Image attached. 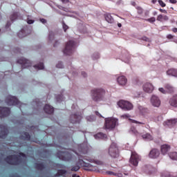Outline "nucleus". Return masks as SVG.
I'll use <instances>...</instances> for the list:
<instances>
[{
    "mask_svg": "<svg viewBox=\"0 0 177 177\" xmlns=\"http://www.w3.org/2000/svg\"><path fill=\"white\" fill-rule=\"evenodd\" d=\"M10 115V109L0 106V118H6Z\"/></svg>",
    "mask_w": 177,
    "mask_h": 177,
    "instance_id": "obj_12",
    "label": "nucleus"
},
{
    "mask_svg": "<svg viewBox=\"0 0 177 177\" xmlns=\"http://www.w3.org/2000/svg\"><path fill=\"white\" fill-rule=\"evenodd\" d=\"M146 21H149V23H154V21H156V17H151V18L146 19Z\"/></svg>",
    "mask_w": 177,
    "mask_h": 177,
    "instance_id": "obj_40",
    "label": "nucleus"
},
{
    "mask_svg": "<svg viewBox=\"0 0 177 177\" xmlns=\"http://www.w3.org/2000/svg\"><path fill=\"white\" fill-rule=\"evenodd\" d=\"M149 158H158L160 157V150L158 149H152L149 153Z\"/></svg>",
    "mask_w": 177,
    "mask_h": 177,
    "instance_id": "obj_15",
    "label": "nucleus"
},
{
    "mask_svg": "<svg viewBox=\"0 0 177 177\" xmlns=\"http://www.w3.org/2000/svg\"><path fill=\"white\" fill-rule=\"evenodd\" d=\"M177 123V118L167 120V121L163 122V125L165 127H168V128H172V127H175Z\"/></svg>",
    "mask_w": 177,
    "mask_h": 177,
    "instance_id": "obj_14",
    "label": "nucleus"
},
{
    "mask_svg": "<svg viewBox=\"0 0 177 177\" xmlns=\"http://www.w3.org/2000/svg\"><path fill=\"white\" fill-rule=\"evenodd\" d=\"M169 103L172 107H177V95H175L170 98Z\"/></svg>",
    "mask_w": 177,
    "mask_h": 177,
    "instance_id": "obj_23",
    "label": "nucleus"
},
{
    "mask_svg": "<svg viewBox=\"0 0 177 177\" xmlns=\"http://www.w3.org/2000/svg\"><path fill=\"white\" fill-rule=\"evenodd\" d=\"M20 139L23 140H30L31 139V136L28 132H24L22 136H20Z\"/></svg>",
    "mask_w": 177,
    "mask_h": 177,
    "instance_id": "obj_28",
    "label": "nucleus"
},
{
    "mask_svg": "<svg viewBox=\"0 0 177 177\" xmlns=\"http://www.w3.org/2000/svg\"><path fill=\"white\" fill-rule=\"evenodd\" d=\"M86 120H87V121H88L89 122H92L93 121L95 120V118H93V116H87V117H86Z\"/></svg>",
    "mask_w": 177,
    "mask_h": 177,
    "instance_id": "obj_43",
    "label": "nucleus"
},
{
    "mask_svg": "<svg viewBox=\"0 0 177 177\" xmlns=\"http://www.w3.org/2000/svg\"><path fill=\"white\" fill-rule=\"evenodd\" d=\"M27 32H28V28L25 26L18 32L19 38H24V37H27Z\"/></svg>",
    "mask_w": 177,
    "mask_h": 177,
    "instance_id": "obj_19",
    "label": "nucleus"
},
{
    "mask_svg": "<svg viewBox=\"0 0 177 177\" xmlns=\"http://www.w3.org/2000/svg\"><path fill=\"white\" fill-rule=\"evenodd\" d=\"M130 163L134 167H138V164H139V156L132 153L130 158Z\"/></svg>",
    "mask_w": 177,
    "mask_h": 177,
    "instance_id": "obj_17",
    "label": "nucleus"
},
{
    "mask_svg": "<svg viewBox=\"0 0 177 177\" xmlns=\"http://www.w3.org/2000/svg\"><path fill=\"white\" fill-rule=\"evenodd\" d=\"M10 19L11 21H15V20L17 19V12H14L12 15H11Z\"/></svg>",
    "mask_w": 177,
    "mask_h": 177,
    "instance_id": "obj_36",
    "label": "nucleus"
},
{
    "mask_svg": "<svg viewBox=\"0 0 177 177\" xmlns=\"http://www.w3.org/2000/svg\"><path fill=\"white\" fill-rule=\"evenodd\" d=\"M106 174L108 175H117V174H114V172L110 171H106Z\"/></svg>",
    "mask_w": 177,
    "mask_h": 177,
    "instance_id": "obj_53",
    "label": "nucleus"
},
{
    "mask_svg": "<svg viewBox=\"0 0 177 177\" xmlns=\"http://www.w3.org/2000/svg\"><path fill=\"white\" fill-rule=\"evenodd\" d=\"M35 168L37 169V171H44L45 165H44V163H35Z\"/></svg>",
    "mask_w": 177,
    "mask_h": 177,
    "instance_id": "obj_30",
    "label": "nucleus"
},
{
    "mask_svg": "<svg viewBox=\"0 0 177 177\" xmlns=\"http://www.w3.org/2000/svg\"><path fill=\"white\" fill-rule=\"evenodd\" d=\"M91 98L94 102H103L106 100V90L97 88L91 90Z\"/></svg>",
    "mask_w": 177,
    "mask_h": 177,
    "instance_id": "obj_3",
    "label": "nucleus"
},
{
    "mask_svg": "<svg viewBox=\"0 0 177 177\" xmlns=\"http://www.w3.org/2000/svg\"><path fill=\"white\" fill-rule=\"evenodd\" d=\"M136 9L137 10L138 15H139L140 16L142 15L145 12V10L143 9V8H142L140 6H136Z\"/></svg>",
    "mask_w": 177,
    "mask_h": 177,
    "instance_id": "obj_33",
    "label": "nucleus"
},
{
    "mask_svg": "<svg viewBox=\"0 0 177 177\" xmlns=\"http://www.w3.org/2000/svg\"><path fill=\"white\" fill-rule=\"evenodd\" d=\"M74 49H75V42L70 40L66 43L65 48L63 50V53L66 56H70L71 55H73Z\"/></svg>",
    "mask_w": 177,
    "mask_h": 177,
    "instance_id": "obj_4",
    "label": "nucleus"
},
{
    "mask_svg": "<svg viewBox=\"0 0 177 177\" xmlns=\"http://www.w3.org/2000/svg\"><path fill=\"white\" fill-rule=\"evenodd\" d=\"M165 89H166V92L168 93H172L174 92V86L169 84H165Z\"/></svg>",
    "mask_w": 177,
    "mask_h": 177,
    "instance_id": "obj_27",
    "label": "nucleus"
},
{
    "mask_svg": "<svg viewBox=\"0 0 177 177\" xmlns=\"http://www.w3.org/2000/svg\"><path fill=\"white\" fill-rule=\"evenodd\" d=\"M142 41H145L146 42H150V39H149L147 37H142Z\"/></svg>",
    "mask_w": 177,
    "mask_h": 177,
    "instance_id": "obj_47",
    "label": "nucleus"
},
{
    "mask_svg": "<svg viewBox=\"0 0 177 177\" xmlns=\"http://www.w3.org/2000/svg\"><path fill=\"white\" fill-rule=\"evenodd\" d=\"M131 122H133L134 124H140V125H145V122H141L133 120H131Z\"/></svg>",
    "mask_w": 177,
    "mask_h": 177,
    "instance_id": "obj_45",
    "label": "nucleus"
},
{
    "mask_svg": "<svg viewBox=\"0 0 177 177\" xmlns=\"http://www.w3.org/2000/svg\"><path fill=\"white\" fill-rule=\"evenodd\" d=\"M79 153H76L78 156L79 160L77 162V165L80 167H84L86 171H91L92 168V165L88 162H85L84 160L91 162V159L85 156V154H88L89 149L88 147L84 144H80L77 147Z\"/></svg>",
    "mask_w": 177,
    "mask_h": 177,
    "instance_id": "obj_1",
    "label": "nucleus"
},
{
    "mask_svg": "<svg viewBox=\"0 0 177 177\" xmlns=\"http://www.w3.org/2000/svg\"><path fill=\"white\" fill-rule=\"evenodd\" d=\"M95 164H97V165H102L103 162L100 160H95Z\"/></svg>",
    "mask_w": 177,
    "mask_h": 177,
    "instance_id": "obj_51",
    "label": "nucleus"
},
{
    "mask_svg": "<svg viewBox=\"0 0 177 177\" xmlns=\"http://www.w3.org/2000/svg\"><path fill=\"white\" fill-rule=\"evenodd\" d=\"M82 77H84V78L86 77V73H85V72H82Z\"/></svg>",
    "mask_w": 177,
    "mask_h": 177,
    "instance_id": "obj_61",
    "label": "nucleus"
},
{
    "mask_svg": "<svg viewBox=\"0 0 177 177\" xmlns=\"http://www.w3.org/2000/svg\"><path fill=\"white\" fill-rule=\"evenodd\" d=\"M167 38L168 39H172V38H174V36L172 35H168Z\"/></svg>",
    "mask_w": 177,
    "mask_h": 177,
    "instance_id": "obj_60",
    "label": "nucleus"
},
{
    "mask_svg": "<svg viewBox=\"0 0 177 177\" xmlns=\"http://www.w3.org/2000/svg\"><path fill=\"white\" fill-rule=\"evenodd\" d=\"M62 27L65 32L67 31V30H68V26H67L64 22L62 23Z\"/></svg>",
    "mask_w": 177,
    "mask_h": 177,
    "instance_id": "obj_42",
    "label": "nucleus"
},
{
    "mask_svg": "<svg viewBox=\"0 0 177 177\" xmlns=\"http://www.w3.org/2000/svg\"><path fill=\"white\" fill-rule=\"evenodd\" d=\"M169 157H170V158L171 160H174L176 161H177V152H171L169 153Z\"/></svg>",
    "mask_w": 177,
    "mask_h": 177,
    "instance_id": "obj_32",
    "label": "nucleus"
},
{
    "mask_svg": "<svg viewBox=\"0 0 177 177\" xmlns=\"http://www.w3.org/2000/svg\"><path fill=\"white\" fill-rule=\"evenodd\" d=\"M169 2H170V3H174V4L177 3L176 0H169Z\"/></svg>",
    "mask_w": 177,
    "mask_h": 177,
    "instance_id": "obj_59",
    "label": "nucleus"
},
{
    "mask_svg": "<svg viewBox=\"0 0 177 177\" xmlns=\"http://www.w3.org/2000/svg\"><path fill=\"white\" fill-rule=\"evenodd\" d=\"M59 168H66L64 165L59 164Z\"/></svg>",
    "mask_w": 177,
    "mask_h": 177,
    "instance_id": "obj_63",
    "label": "nucleus"
},
{
    "mask_svg": "<svg viewBox=\"0 0 177 177\" xmlns=\"http://www.w3.org/2000/svg\"><path fill=\"white\" fill-rule=\"evenodd\" d=\"M62 3H68L70 2V0H61Z\"/></svg>",
    "mask_w": 177,
    "mask_h": 177,
    "instance_id": "obj_58",
    "label": "nucleus"
},
{
    "mask_svg": "<svg viewBox=\"0 0 177 177\" xmlns=\"http://www.w3.org/2000/svg\"><path fill=\"white\" fill-rule=\"evenodd\" d=\"M156 20H157V21H160V22L168 21V20H169V17H168V16H167V15L160 14V15H158Z\"/></svg>",
    "mask_w": 177,
    "mask_h": 177,
    "instance_id": "obj_22",
    "label": "nucleus"
},
{
    "mask_svg": "<svg viewBox=\"0 0 177 177\" xmlns=\"http://www.w3.org/2000/svg\"><path fill=\"white\" fill-rule=\"evenodd\" d=\"M95 115L99 117L100 118H103V116H102V114H100V113H99V111H96L95 112Z\"/></svg>",
    "mask_w": 177,
    "mask_h": 177,
    "instance_id": "obj_48",
    "label": "nucleus"
},
{
    "mask_svg": "<svg viewBox=\"0 0 177 177\" xmlns=\"http://www.w3.org/2000/svg\"><path fill=\"white\" fill-rule=\"evenodd\" d=\"M132 131L135 133V135H136V136H140V133H139V132H138V131L136 130H132Z\"/></svg>",
    "mask_w": 177,
    "mask_h": 177,
    "instance_id": "obj_49",
    "label": "nucleus"
},
{
    "mask_svg": "<svg viewBox=\"0 0 177 177\" xmlns=\"http://www.w3.org/2000/svg\"><path fill=\"white\" fill-rule=\"evenodd\" d=\"M5 102L8 106H21V102L15 96L8 95Z\"/></svg>",
    "mask_w": 177,
    "mask_h": 177,
    "instance_id": "obj_7",
    "label": "nucleus"
},
{
    "mask_svg": "<svg viewBox=\"0 0 177 177\" xmlns=\"http://www.w3.org/2000/svg\"><path fill=\"white\" fill-rule=\"evenodd\" d=\"M167 75H171L172 77H176L177 78V69L170 68L167 71Z\"/></svg>",
    "mask_w": 177,
    "mask_h": 177,
    "instance_id": "obj_26",
    "label": "nucleus"
},
{
    "mask_svg": "<svg viewBox=\"0 0 177 177\" xmlns=\"http://www.w3.org/2000/svg\"><path fill=\"white\" fill-rule=\"evenodd\" d=\"M122 117L123 118H129V117H131V115H129V114H124Z\"/></svg>",
    "mask_w": 177,
    "mask_h": 177,
    "instance_id": "obj_52",
    "label": "nucleus"
},
{
    "mask_svg": "<svg viewBox=\"0 0 177 177\" xmlns=\"http://www.w3.org/2000/svg\"><path fill=\"white\" fill-rule=\"evenodd\" d=\"M105 20L107 23H110L111 24L114 23V18L111 17V14L106 13L104 15Z\"/></svg>",
    "mask_w": 177,
    "mask_h": 177,
    "instance_id": "obj_25",
    "label": "nucleus"
},
{
    "mask_svg": "<svg viewBox=\"0 0 177 177\" xmlns=\"http://www.w3.org/2000/svg\"><path fill=\"white\" fill-rule=\"evenodd\" d=\"M131 5H132V6H136V2H135V1H131Z\"/></svg>",
    "mask_w": 177,
    "mask_h": 177,
    "instance_id": "obj_62",
    "label": "nucleus"
},
{
    "mask_svg": "<svg viewBox=\"0 0 177 177\" xmlns=\"http://www.w3.org/2000/svg\"><path fill=\"white\" fill-rule=\"evenodd\" d=\"M36 70H44L45 68V66H44V63L40 62L39 64L34 66Z\"/></svg>",
    "mask_w": 177,
    "mask_h": 177,
    "instance_id": "obj_34",
    "label": "nucleus"
},
{
    "mask_svg": "<svg viewBox=\"0 0 177 177\" xmlns=\"http://www.w3.org/2000/svg\"><path fill=\"white\" fill-rule=\"evenodd\" d=\"M8 133V127L3 124L0 125V139H6Z\"/></svg>",
    "mask_w": 177,
    "mask_h": 177,
    "instance_id": "obj_13",
    "label": "nucleus"
},
{
    "mask_svg": "<svg viewBox=\"0 0 177 177\" xmlns=\"http://www.w3.org/2000/svg\"><path fill=\"white\" fill-rule=\"evenodd\" d=\"M149 15H150V12H149V10H146V11L145 12V16L146 17H147V16H149Z\"/></svg>",
    "mask_w": 177,
    "mask_h": 177,
    "instance_id": "obj_54",
    "label": "nucleus"
},
{
    "mask_svg": "<svg viewBox=\"0 0 177 177\" xmlns=\"http://www.w3.org/2000/svg\"><path fill=\"white\" fill-rule=\"evenodd\" d=\"M17 63L19 64H21L22 68H27L28 67H31V62L24 57H21L17 60Z\"/></svg>",
    "mask_w": 177,
    "mask_h": 177,
    "instance_id": "obj_11",
    "label": "nucleus"
},
{
    "mask_svg": "<svg viewBox=\"0 0 177 177\" xmlns=\"http://www.w3.org/2000/svg\"><path fill=\"white\" fill-rule=\"evenodd\" d=\"M173 32H177V28H174L172 29Z\"/></svg>",
    "mask_w": 177,
    "mask_h": 177,
    "instance_id": "obj_64",
    "label": "nucleus"
},
{
    "mask_svg": "<svg viewBox=\"0 0 177 177\" xmlns=\"http://www.w3.org/2000/svg\"><path fill=\"white\" fill-rule=\"evenodd\" d=\"M94 138L95 139H106L107 135H106L103 133H98L94 136Z\"/></svg>",
    "mask_w": 177,
    "mask_h": 177,
    "instance_id": "obj_29",
    "label": "nucleus"
},
{
    "mask_svg": "<svg viewBox=\"0 0 177 177\" xmlns=\"http://www.w3.org/2000/svg\"><path fill=\"white\" fill-rule=\"evenodd\" d=\"M44 111L46 114H53L55 108L49 104H46L44 107Z\"/></svg>",
    "mask_w": 177,
    "mask_h": 177,
    "instance_id": "obj_20",
    "label": "nucleus"
},
{
    "mask_svg": "<svg viewBox=\"0 0 177 177\" xmlns=\"http://www.w3.org/2000/svg\"><path fill=\"white\" fill-rule=\"evenodd\" d=\"M151 103L154 107H160L161 104V101L158 98V97L156 95H152L151 98Z\"/></svg>",
    "mask_w": 177,
    "mask_h": 177,
    "instance_id": "obj_16",
    "label": "nucleus"
},
{
    "mask_svg": "<svg viewBox=\"0 0 177 177\" xmlns=\"http://www.w3.org/2000/svg\"><path fill=\"white\" fill-rule=\"evenodd\" d=\"M56 156L58 157L59 160H62V161H71L73 159V154H71L68 151H59L57 152Z\"/></svg>",
    "mask_w": 177,
    "mask_h": 177,
    "instance_id": "obj_5",
    "label": "nucleus"
},
{
    "mask_svg": "<svg viewBox=\"0 0 177 177\" xmlns=\"http://www.w3.org/2000/svg\"><path fill=\"white\" fill-rule=\"evenodd\" d=\"M57 68H63V63L62 62H58L56 65Z\"/></svg>",
    "mask_w": 177,
    "mask_h": 177,
    "instance_id": "obj_44",
    "label": "nucleus"
},
{
    "mask_svg": "<svg viewBox=\"0 0 177 177\" xmlns=\"http://www.w3.org/2000/svg\"><path fill=\"white\" fill-rule=\"evenodd\" d=\"M63 94H60L56 96L57 102H63L64 100Z\"/></svg>",
    "mask_w": 177,
    "mask_h": 177,
    "instance_id": "obj_37",
    "label": "nucleus"
},
{
    "mask_svg": "<svg viewBox=\"0 0 177 177\" xmlns=\"http://www.w3.org/2000/svg\"><path fill=\"white\" fill-rule=\"evenodd\" d=\"M159 10H160V12L161 13H167V10H163V9H162V8H160Z\"/></svg>",
    "mask_w": 177,
    "mask_h": 177,
    "instance_id": "obj_57",
    "label": "nucleus"
},
{
    "mask_svg": "<svg viewBox=\"0 0 177 177\" xmlns=\"http://www.w3.org/2000/svg\"><path fill=\"white\" fill-rule=\"evenodd\" d=\"M127 80L125 76H120L118 77V82L119 85L124 86L127 84Z\"/></svg>",
    "mask_w": 177,
    "mask_h": 177,
    "instance_id": "obj_24",
    "label": "nucleus"
},
{
    "mask_svg": "<svg viewBox=\"0 0 177 177\" xmlns=\"http://www.w3.org/2000/svg\"><path fill=\"white\" fill-rule=\"evenodd\" d=\"M55 38V33L53 32H50L48 35L49 41H52Z\"/></svg>",
    "mask_w": 177,
    "mask_h": 177,
    "instance_id": "obj_39",
    "label": "nucleus"
},
{
    "mask_svg": "<svg viewBox=\"0 0 177 177\" xmlns=\"http://www.w3.org/2000/svg\"><path fill=\"white\" fill-rule=\"evenodd\" d=\"M169 150H171V146L168 145H163L160 147V151L163 156H165V154H167Z\"/></svg>",
    "mask_w": 177,
    "mask_h": 177,
    "instance_id": "obj_21",
    "label": "nucleus"
},
{
    "mask_svg": "<svg viewBox=\"0 0 177 177\" xmlns=\"http://www.w3.org/2000/svg\"><path fill=\"white\" fill-rule=\"evenodd\" d=\"M40 21L43 24H45L46 23V19H40Z\"/></svg>",
    "mask_w": 177,
    "mask_h": 177,
    "instance_id": "obj_56",
    "label": "nucleus"
},
{
    "mask_svg": "<svg viewBox=\"0 0 177 177\" xmlns=\"http://www.w3.org/2000/svg\"><path fill=\"white\" fill-rule=\"evenodd\" d=\"M118 106H119L120 109H122V110H124V111H129V110L133 109V105L131 102L124 100H120L118 102Z\"/></svg>",
    "mask_w": 177,
    "mask_h": 177,
    "instance_id": "obj_8",
    "label": "nucleus"
},
{
    "mask_svg": "<svg viewBox=\"0 0 177 177\" xmlns=\"http://www.w3.org/2000/svg\"><path fill=\"white\" fill-rule=\"evenodd\" d=\"M108 153L111 157V158H117L118 156H120V151H118V147H117V144L113 142L108 151Z\"/></svg>",
    "mask_w": 177,
    "mask_h": 177,
    "instance_id": "obj_6",
    "label": "nucleus"
},
{
    "mask_svg": "<svg viewBox=\"0 0 177 177\" xmlns=\"http://www.w3.org/2000/svg\"><path fill=\"white\" fill-rule=\"evenodd\" d=\"M67 174V171L64 169H59L58 170L57 174H55V176H62V175H64Z\"/></svg>",
    "mask_w": 177,
    "mask_h": 177,
    "instance_id": "obj_35",
    "label": "nucleus"
},
{
    "mask_svg": "<svg viewBox=\"0 0 177 177\" xmlns=\"http://www.w3.org/2000/svg\"><path fill=\"white\" fill-rule=\"evenodd\" d=\"M117 125V120L115 119L108 118L105 120L104 127L106 129H113Z\"/></svg>",
    "mask_w": 177,
    "mask_h": 177,
    "instance_id": "obj_9",
    "label": "nucleus"
},
{
    "mask_svg": "<svg viewBox=\"0 0 177 177\" xmlns=\"http://www.w3.org/2000/svg\"><path fill=\"white\" fill-rule=\"evenodd\" d=\"M158 3L162 8H165V6H167V4H165L162 0H158Z\"/></svg>",
    "mask_w": 177,
    "mask_h": 177,
    "instance_id": "obj_41",
    "label": "nucleus"
},
{
    "mask_svg": "<svg viewBox=\"0 0 177 177\" xmlns=\"http://www.w3.org/2000/svg\"><path fill=\"white\" fill-rule=\"evenodd\" d=\"M20 157H23V158H27V156L26 153L23 152L19 153V156L17 155H10L4 158V161L9 164L10 165H20L22 162L21 158Z\"/></svg>",
    "mask_w": 177,
    "mask_h": 177,
    "instance_id": "obj_2",
    "label": "nucleus"
},
{
    "mask_svg": "<svg viewBox=\"0 0 177 177\" xmlns=\"http://www.w3.org/2000/svg\"><path fill=\"white\" fill-rule=\"evenodd\" d=\"M159 91L161 92V93H167V90L164 89V88H159Z\"/></svg>",
    "mask_w": 177,
    "mask_h": 177,
    "instance_id": "obj_46",
    "label": "nucleus"
},
{
    "mask_svg": "<svg viewBox=\"0 0 177 177\" xmlns=\"http://www.w3.org/2000/svg\"><path fill=\"white\" fill-rule=\"evenodd\" d=\"M27 23L28 24H32L34 23V20L28 19Z\"/></svg>",
    "mask_w": 177,
    "mask_h": 177,
    "instance_id": "obj_50",
    "label": "nucleus"
},
{
    "mask_svg": "<svg viewBox=\"0 0 177 177\" xmlns=\"http://www.w3.org/2000/svg\"><path fill=\"white\" fill-rule=\"evenodd\" d=\"M142 138L145 140H153V136L151 135H150V133H146V134H143L142 136Z\"/></svg>",
    "mask_w": 177,
    "mask_h": 177,
    "instance_id": "obj_31",
    "label": "nucleus"
},
{
    "mask_svg": "<svg viewBox=\"0 0 177 177\" xmlns=\"http://www.w3.org/2000/svg\"><path fill=\"white\" fill-rule=\"evenodd\" d=\"M10 25H11L10 22L8 21L6 25V28H9L10 27Z\"/></svg>",
    "mask_w": 177,
    "mask_h": 177,
    "instance_id": "obj_55",
    "label": "nucleus"
},
{
    "mask_svg": "<svg viewBox=\"0 0 177 177\" xmlns=\"http://www.w3.org/2000/svg\"><path fill=\"white\" fill-rule=\"evenodd\" d=\"M143 91L147 93H151L154 91V86L151 83H145L143 86Z\"/></svg>",
    "mask_w": 177,
    "mask_h": 177,
    "instance_id": "obj_18",
    "label": "nucleus"
},
{
    "mask_svg": "<svg viewBox=\"0 0 177 177\" xmlns=\"http://www.w3.org/2000/svg\"><path fill=\"white\" fill-rule=\"evenodd\" d=\"M81 120H82V116L80 112L72 114L70 118L71 124H80V122H81Z\"/></svg>",
    "mask_w": 177,
    "mask_h": 177,
    "instance_id": "obj_10",
    "label": "nucleus"
},
{
    "mask_svg": "<svg viewBox=\"0 0 177 177\" xmlns=\"http://www.w3.org/2000/svg\"><path fill=\"white\" fill-rule=\"evenodd\" d=\"M80 168H81L80 167V165H77L76 166L72 167L71 171H73V172H77V171H80Z\"/></svg>",
    "mask_w": 177,
    "mask_h": 177,
    "instance_id": "obj_38",
    "label": "nucleus"
}]
</instances>
